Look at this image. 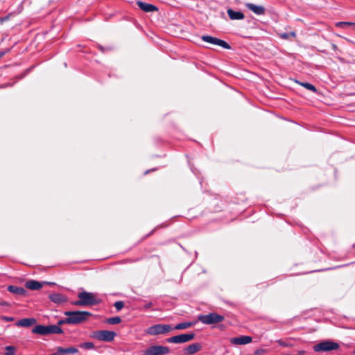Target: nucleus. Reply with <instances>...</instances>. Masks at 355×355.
I'll return each instance as SVG.
<instances>
[{
    "label": "nucleus",
    "instance_id": "obj_1",
    "mask_svg": "<svg viewBox=\"0 0 355 355\" xmlns=\"http://www.w3.org/2000/svg\"><path fill=\"white\" fill-rule=\"evenodd\" d=\"M64 315L68 316L69 324H78L87 321L92 313L88 311H66Z\"/></svg>",
    "mask_w": 355,
    "mask_h": 355
},
{
    "label": "nucleus",
    "instance_id": "obj_2",
    "mask_svg": "<svg viewBox=\"0 0 355 355\" xmlns=\"http://www.w3.org/2000/svg\"><path fill=\"white\" fill-rule=\"evenodd\" d=\"M79 300L73 302L76 306H92L98 303L96 295L93 293L83 291L78 293Z\"/></svg>",
    "mask_w": 355,
    "mask_h": 355
},
{
    "label": "nucleus",
    "instance_id": "obj_3",
    "mask_svg": "<svg viewBox=\"0 0 355 355\" xmlns=\"http://www.w3.org/2000/svg\"><path fill=\"white\" fill-rule=\"evenodd\" d=\"M198 319L203 324H212L222 322L224 320V317L216 313H210L207 315H200Z\"/></svg>",
    "mask_w": 355,
    "mask_h": 355
},
{
    "label": "nucleus",
    "instance_id": "obj_4",
    "mask_svg": "<svg viewBox=\"0 0 355 355\" xmlns=\"http://www.w3.org/2000/svg\"><path fill=\"white\" fill-rule=\"evenodd\" d=\"M172 329L173 328L169 324H158L148 327L146 330V333L148 335L155 336L166 334Z\"/></svg>",
    "mask_w": 355,
    "mask_h": 355
},
{
    "label": "nucleus",
    "instance_id": "obj_5",
    "mask_svg": "<svg viewBox=\"0 0 355 355\" xmlns=\"http://www.w3.org/2000/svg\"><path fill=\"white\" fill-rule=\"evenodd\" d=\"M338 348L339 344L331 340H324L313 346L315 352H329Z\"/></svg>",
    "mask_w": 355,
    "mask_h": 355
},
{
    "label": "nucleus",
    "instance_id": "obj_6",
    "mask_svg": "<svg viewBox=\"0 0 355 355\" xmlns=\"http://www.w3.org/2000/svg\"><path fill=\"white\" fill-rule=\"evenodd\" d=\"M116 336V333L108 330L96 331L93 333L92 337L101 341H112Z\"/></svg>",
    "mask_w": 355,
    "mask_h": 355
},
{
    "label": "nucleus",
    "instance_id": "obj_7",
    "mask_svg": "<svg viewBox=\"0 0 355 355\" xmlns=\"http://www.w3.org/2000/svg\"><path fill=\"white\" fill-rule=\"evenodd\" d=\"M168 353V347L160 345H153L145 350L144 352V355H164Z\"/></svg>",
    "mask_w": 355,
    "mask_h": 355
},
{
    "label": "nucleus",
    "instance_id": "obj_8",
    "mask_svg": "<svg viewBox=\"0 0 355 355\" xmlns=\"http://www.w3.org/2000/svg\"><path fill=\"white\" fill-rule=\"evenodd\" d=\"M195 334L193 333L183 334L168 338L167 342L171 343H184L193 340Z\"/></svg>",
    "mask_w": 355,
    "mask_h": 355
},
{
    "label": "nucleus",
    "instance_id": "obj_9",
    "mask_svg": "<svg viewBox=\"0 0 355 355\" xmlns=\"http://www.w3.org/2000/svg\"><path fill=\"white\" fill-rule=\"evenodd\" d=\"M201 39L204 42L212 44L214 45L220 46L225 49H230L231 48L230 44H227L225 41L210 35H203L202 36Z\"/></svg>",
    "mask_w": 355,
    "mask_h": 355
},
{
    "label": "nucleus",
    "instance_id": "obj_10",
    "mask_svg": "<svg viewBox=\"0 0 355 355\" xmlns=\"http://www.w3.org/2000/svg\"><path fill=\"white\" fill-rule=\"evenodd\" d=\"M252 338L249 336H241L240 337L231 338L230 341L232 345H243L252 342Z\"/></svg>",
    "mask_w": 355,
    "mask_h": 355
},
{
    "label": "nucleus",
    "instance_id": "obj_11",
    "mask_svg": "<svg viewBox=\"0 0 355 355\" xmlns=\"http://www.w3.org/2000/svg\"><path fill=\"white\" fill-rule=\"evenodd\" d=\"M137 3L139 8L144 12H150L157 10V8L153 4L147 3L141 1H138Z\"/></svg>",
    "mask_w": 355,
    "mask_h": 355
},
{
    "label": "nucleus",
    "instance_id": "obj_12",
    "mask_svg": "<svg viewBox=\"0 0 355 355\" xmlns=\"http://www.w3.org/2000/svg\"><path fill=\"white\" fill-rule=\"evenodd\" d=\"M227 15L232 20H241L244 19V14L241 11H235L231 8L227 10Z\"/></svg>",
    "mask_w": 355,
    "mask_h": 355
},
{
    "label": "nucleus",
    "instance_id": "obj_13",
    "mask_svg": "<svg viewBox=\"0 0 355 355\" xmlns=\"http://www.w3.org/2000/svg\"><path fill=\"white\" fill-rule=\"evenodd\" d=\"M50 300L56 304H62L67 301V298L62 294L60 293H53L49 296Z\"/></svg>",
    "mask_w": 355,
    "mask_h": 355
},
{
    "label": "nucleus",
    "instance_id": "obj_14",
    "mask_svg": "<svg viewBox=\"0 0 355 355\" xmlns=\"http://www.w3.org/2000/svg\"><path fill=\"white\" fill-rule=\"evenodd\" d=\"M246 7L249 10L252 11L254 13H255L258 15H261L265 13V8L262 6H257V5L249 3L246 4Z\"/></svg>",
    "mask_w": 355,
    "mask_h": 355
},
{
    "label": "nucleus",
    "instance_id": "obj_15",
    "mask_svg": "<svg viewBox=\"0 0 355 355\" xmlns=\"http://www.w3.org/2000/svg\"><path fill=\"white\" fill-rule=\"evenodd\" d=\"M37 322L35 318H24L16 322L17 327H29Z\"/></svg>",
    "mask_w": 355,
    "mask_h": 355
},
{
    "label": "nucleus",
    "instance_id": "obj_16",
    "mask_svg": "<svg viewBox=\"0 0 355 355\" xmlns=\"http://www.w3.org/2000/svg\"><path fill=\"white\" fill-rule=\"evenodd\" d=\"M63 330L61 327L56 325H48L46 326V334H62Z\"/></svg>",
    "mask_w": 355,
    "mask_h": 355
},
{
    "label": "nucleus",
    "instance_id": "obj_17",
    "mask_svg": "<svg viewBox=\"0 0 355 355\" xmlns=\"http://www.w3.org/2000/svg\"><path fill=\"white\" fill-rule=\"evenodd\" d=\"M201 349V345L199 343H193L190 345H189L185 349V352L187 354L191 355L194 354L195 353L198 352Z\"/></svg>",
    "mask_w": 355,
    "mask_h": 355
},
{
    "label": "nucleus",
    "instance_id": "obj_18",
    "mask_svg": "<svg viewBox=\"0 0 355 355\" xmlns=\"http://www.w3.org/2000/svg\"><path fill=\"white\" fill-rule=\"evenodd\" d=\"M26 287L30 290H39L42 287V284L35 280H30L26 282Z\"/></svg>",
    "mask_w": 355,
    "mask_h": 355
},
{
    "label": "nucleus",
    "instance_id": "obj_19",
    "mask_svg": "<svg viewBox=\"0 0 355 355\" xmlns=\"http://www.w3.org/2000/svg\"><path fill=\"white\" fill-rule=\"evenodd\" d=\"M8 291L10 293L19 295H24L26 293V290L21 287H18L16 286H9L8 287Z\"/></svg>",
    "mask_w": 355,
    "mask_h": 355
},
{
    "label": "nucleus",
    "instance_id": "obj_20",
    "mask_svg": "<svg viewBox=\"0 0 355 355\" xmlns=\"http://www.w3.org/2000/svg\"><path fill=\"white\" fill-rule=\"evenodd\" d=\"M32 332L33 334H40V335H42V336L47 335L46 334V326L41 325V324L36 325L32 329Z\"/></svg>",
    "mask_w": 355,
    "mask_h": 355
},
{
    "label": "nucleus",
    "instance_id": "obj_21",
    "mask_svg": "<svg viewBox=\"0 0 355 355\" xmlns=\"http://www.w3.org/2000/svg\"><path fill=\"white\" fill-rule=\"evenodd\" d=\"M295 83H297L298 85L304 87V88L307 89L309 91H311L314 93L317 92L316 87L313 85H312L309 83H304V82H300L299 80H295Z\"/></svg>",
    "mask_w": 355,
    "mask_h": 355
},
{
    "label": "nucleus",
    "instance_id": "obj_22",
    "mask_svg": "<svg viewBox=\"0 0 355 355\" xmlns=\"http://www.w3.org/2000/svg\"><path fill=\"white\" fill-rule=\"evenodd\" d=\"M193 324L190 322L179 323L175 326L174 329H176V330L186 329L187 328L192 327Z\"/></svg>",
    "mask_w": 355,
    "mask_h": 355
},
{
    "label": "nucleus",
    "instance_id": "obj_23",
    "mask_svg": "<svg viewBox=\"0 0 355 355\" xmlns=\"http://www.w3.org/2000/svg\"><path fill=\"white\" fill-rule=\"evenodd\" d=\"M337 27L346 28L347 26H353L355 30V23L347 22V21H339L336 24Z\"/></svg>",
    "mask_w": 355,
    "mask_h": 355
},
{
    "label": "nucleus",
    "instance_id": "obj_24",
    "mask_svg": "<svg viewBox=\"0 0 355 355\" xmlns=\"http://www.w3.org/2000/svg\"><path fill=\"white\" fill-rule=\"evenodd\" d=\"M80 347L85 349H93L95 346L94 344L92 342H85L80 344Z\"/></svg>",
    "mask_w": 355,
    "mask_h": 355
},
{
    "label": "nucleus",
    "instance_id": "obj_25",
    "mask_svg": "<svg viewBox=\"0 0 355 355\" xmlns=\"http://www.w3.org/2000/svg\"><path fill=\"white\" fill-rule=\"evenodd\" d=\"M107 322L110 324H119L121 322V319L120 317L119 316H116V317H113V318H110L107 320Z\"/></svg>",
    "mask_w": 355,
    "mask_h": 355
},
{
    "label": "nucleus",
    "instance_id": "obj_26",
    "mask_svg": "<svg viewBox=\"0 0 355 355\" xmlns=\"http://www.w3.org/2000/svg\"><path fill=\"white\" fill-rule=\"evenodd\" d=\"M281 37L283 38V39H289L291 37H296V33L294 31H291L290 33H284L282 34H281Z\"/></svg>",
    "mask_w": 355,
    "mask_h": 355
},
{
    "label": "nucleus",
    "instance_id": "obj_27",
    "mask_svg": "<svg viewBox=\"0 0 355 355\" xmlns=\"http://www.w3.org/2000/svg\"><path fill=\"white\" fill-rule=\"evenodd\" d=\"M64 352L65 355L67 354H76L78 352V350L76 347H70L67 348H64Z\"/></svg>",
    "mask_w": 355,
    "mask_h": 355
},
{
    "label": "nucleus",
    "instance_id": "obj_28",
    "mask_svg": "<svg viewBox=\"0 0 355 355\" xmlns=\"http://www.w3.org/2000/svg\"><path fill=\"white\" fill-rule=\"evenodd\" d=\"M6 355H14L15 349L12 346H7L6 347Z\"/></svg>",
    "mask_w": 355,
    "mask_h": 355
},
{
    "label": "nucleus",
    "instance_id": "obj_29",
    "mask_svg": "<svg viewBox=\"0 0 355 355\" xmlns=\"http://www.w3.org/2000/svg\"><path fill=\"white\" fill-rule=\"evenodd\" d=\"M124 306V303L122 301H117L114 303V307L117 311H120Z\"/></svg>",
    "mask_w": 355,
    "mask_h": 355
},
{
    "label": "nucleus",
    "instance_id": "obj_30",
    "mask_svg": "<svg viewBox=\"0 0 355 355\" xmlns=\"http://www.w3.org/2000/svg\"><path fill=\"white\" fill-rule=\"evenodd\" d=\"M68 321H69V318H68V316H67V318L64 319L59 320L58 321V324L56 326H58L60 327V326L63 325L64 324H69V322H68Z\"/></svg>",
    "mask_w": 355,
    "mask_h": 355
},
{
    "label": "nucleus",
    "instance_id": "obj_31",
    "mask_svg": "<svg viewBox=\"0 0 355 355\" xmlns=\"http://www.w3.org/2000/svg\"><path fill=\"white\" fill-rule=\"evenodd\" d=\"M1 319L6 322H11L14 320V318L8 316H2Z\"/></svg>",
    "mask_w": 355,
    "mask_h": 355
},
{
    "label": "nucleus",
    "instance_id": "obj_32",
    "mask_svg": "<svg viewBox=\"0 0 355 355\" xmlns=\"http://www.w3.org/2000/svg\"><path fill=\"white\" fill-rule=\"evenodd\" d=\"M152 305H153V303H152V302H148V303H147V304H146L144 305V309H149L150 307H151V306H152Z\"/></svg>",
    "mask_w": 355,
    "mask_h": 355
},
{
    "label": "nucleus",
    "instance_id": "obj_33",
    "mask_svg": "<svg viewBox=\"0 0 355 355\" xmlns=\"http://www.w3.org/2000/svg\"><path fill=\"white\" fill-rule=\"evenodd\" d=\"M332 49L336 51L337 49V46L335 44H331Z\"/></svg>",
    "mask_w": 355,
    "mask_h": 355
},
{
    "label": "nucleus",
    "instance_id": "obj_34",
    "mask_svg": "<svg viewBox=\"0 0 355 355\" xmlns=\"http://www.w3.org/2000/svg\"><path fill=\"white\" fill-rule=\"evenodd\" d=\"M99 49L101 51H104V48L101 46H99Z\"/></svg>",
    "mask_w": 355,
    "mask_h": 355
},
{
    "label": "nucleus",
    "instance_id": "obj_35",
    "mask_svg": "<svg viewBox=\"0 0 355 355\" xmlns=\"http://www.w3.org/2000/svg\"><path fill=\"white\" fill-rule=\"evenodd\" d=\"M3 54H4V53H3V52L0 53V58H1V56H3Z\"/></svg>",
    "mask_w": 355,
    "mask_h": 355
},
{
    "label": "nucleus",
    "instance_id": "obj_36",
    "mask_svg": "<svg viewBox=\"0 0 355 355\" xmlns=\"http://www.w3.org/2000/svg\"><path fill=\"white\" fill-rule=\"evenodd\" d=\"M148 171H146L145 172V174H147V173H148Z\"/></svg>",
    "mask_w": 355,
    "mask_h": 355
}]
</instances>
